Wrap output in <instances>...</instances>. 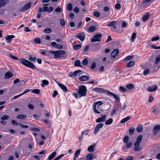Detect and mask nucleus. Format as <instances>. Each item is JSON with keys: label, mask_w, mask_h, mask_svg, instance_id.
Here are the masks:
<instances>
[{"label": "nucleus", "mask_w": 160, "mask_h": 160, "mask_svg": "<svg viewBox=\"0 0 160 160\" xmlns=\"http://www.w3.org/2000/svg\"><path fill=\"white\" fill-rule=\"evenodd\" d=\"M19 125L22 128H28V126L27 125H23L22 123L19 124Z\"/></svg>", "instance_id": "nucleus-59"}, {"label": "nucleus", "mask_w": 160, "mask_h": 160, "mask_svg": "<svg viewBox=\"0 0 160 160\" xmlns=\"http://www.w3.org/2000/svg\"><path fill=\"white\" fill-rule=\"evenodd\" d=\"M7 3V2L6 0L3 1L2 0H0V8L2 6L5 5Z\"/></svg>", "instance_id": "nucleus-34"}, {"label": "nucleus", "mask_w": 160, "mask_h": 160, "mask_svg": "<svg viewBox=\"0 0 160 160\" xmlns=\"http://www.w3.org/2000/svg\"><path fill=\"white\" fill-rule=\"evenodd\" d=\"M94 15L96 17H98L100 16L99 13L98 12H95L93 13Z\"/></svg>", "instance_id": "nucleus-61"}, {"label": "nucleus", "mask_w": 160, "mask_h": 160, "mask_svg": "<svg viewBox=\"0 0 160 160\" xmlns=\"http://www.w3.org/2000/svg\"><path fill=\"white\" fill-rule=\"evenodd\" d=\"M61 11V8L59 7H58L55 10V12L58 13H60Z\"/></svg>", "instance_id": "nucleus-57"}, {"label": "nucleus", "mask_w": 160, "mask_h": 160, "mask_svg": "<svg viewBox=\"0 0 160 160\" xmlns=\"http://www.w3.org/2000/svg\"><path fill=\"white\" fill-rule=\"evenodd\" d=\"M116 28V27L114 25L113 26V27L111 29V30L112 31H115V32H116L117 33H119L120 32H122L123 31V30H122V31L121 32H119L118 31V30H113V29H115Z\"/></svg>", "instance_id": "nucleus-54"}, {"label": "nucleus", "mask_w": 160, "mask_h": 160, "mask_svg": "<svg viewBox=\"0 0 160 160\" xmlns=\"http://www.w3.org/2000/svg\"><path fill=\"white\" fill-rule=\"evenodd\" d=\"M126 87L129 90H132L133 88V85L132 84H129L127 85Z\"/></svg>", "instance_id": "nucleus-36"}, {"label": "nucleus", "mask_w": 160, "mask_h": 160, "mask_svg": "<svg viewBox=\"0 0 160 160\" xmlns=\"http://www.w3.org/2000/svg\"><path fill=\"white\" fill-rule=\"evenodd\" d=\"M81 150L80 149L77 150L75 152L74 156L75 157H78L80 152Z\"/></svg>", "instance_id": "nucleus-42"}, {"label": "nucleus", "mask_w": 160, "mask_h": 160, "mask_svg": "<svg viewBox=\"0 0 160 160\" xmlns=\"http://www.w3.org/2000/svg\"><path fill=\"white\" fill-rule=\"evenodd\" d=\"M55 48L58 49H61L63 47L62 45H61L60 44H57Z\"/></svg>", "instance_id": "nucleus-64"}, {"label": "nucleus", "mask_w": 160, "mask_h": 160, "mask_svg": "<svg viewBox=\"0 0 160 160\" xmlns=\"http://www.w3.org/2000/svg\"><path fill=\"white\" fill-rule=\"evenodd\" d=\"M31 92L32 93L38 94L40 93V90L37 89H32L31 90Z\"/></svg>", "instance_id": "nucleus-39"}, {"label": "nucleus", "mask_w": 160, "mask_h": 160, "mask_svg": "<svg viewBox=\"0 0 160 160\" xmlns=\"http://www.w3.org/2000/svg\"><path fill=\"white\" fill-rule=\"evenodd\" d=\"M116 23V22L115 21H111L108 23L107 26L108 27H112L114 25H115Z\"/></svg>", "instance_id": "nucleus-29"}, {"label": "nucleus", "mask_w": 160, "mask_h": 160, "mask_svg": "<svg viewBox=\"0 0 160 160\" xmlns=\"http://www.w3.org/2000/svg\"><path fill=\"white\" fill-rule=\"evenodd\" d=\"M102 104V101H98L95 103L93 105V110L94 112L97 114H100V112L98 111L97 109V105L98 106L101 105Z\"/></svg>", "instance_id": "nucleus-4"}, {"label": "nucleus", "mask_w": 160, "mask_h": 160, "mask_svg": "<svg viewBox=\"0 0 160 160\" xmlns=\"http://www.w3.org/2000/svg\"><path fill=\"white\" fill-rule=\"evenodd\" d=\"M30 129L31 130L34 131H40V129L37 128L32 127L30 128Z\"/></svg>", "instance_id": "nucleus-60"}, {"label": "nucleus", "mask_w": 160, "mask_h": 160, "mask_svg": "<svg viewBox=\"0 0 160 160\" xmlns=\"http://www.w3.org/2000/svg\"><path fill=\"white\" fill-rule=\"evenodd\" d=\"M11 123L12 125L15 126H17L18 125H19V123H18L16 121L13 120L11 121Z\"/></svg>", "instance_id": "nucleus-55"}, {"label": "nucleus", "mask_w": 160, "mask_h": 160, "mask_svg": "<svg viewBox=\"0 0 160 160\" xmlns=\"http://www.w3.org/2000/svg\"><path fill=\"white\" fill-rule=\"evenodd\" d=\"M94 155L93 153H90L86 156V159L87 160H92L94 157Z\"/></svg>", "instance_id": "nucleus-20"}, {"label": "nucleus", "mask_w": 160, "mask_h": 160, "mask_svg": "<svg viewBox=\"0 0 160 160\" xmlns=\"http://www.w3.org/2000/svg\"><path fill=\"white\" fill-rule=\"evenodd\" d=\"M34 42L36 43L39 44L41 42V40L39 38H37L34 39Z\"/></svg>", "instance_id": "nucleus-47"}, {"label": "nucleus", "mask_w": 160, "mask_h": 160, "mask_svg": "<svg viewBox=\"0 0 160 160\" xmlns=\"http://www.w3.org/2000/svg\"><path fill=\"white\" fill-rule=\"evenodd\" d=\"M142 135H139L137 138V142L135 143L139 144L142 141Z\"/></svg>", "instance_id": "nucleus-31"}, {"label": "nucleus", "mask_w": 160, "mask_h": 160, "mask_svg": "<svg viewBox=\"0 0 160 160\" xmlns=\"http://www.w3.org/2000/svg\"><path fill=\"white\" fill-rule=\"evenodd\" d=\"M77 93L78 94L79 98L86 96L87 93V90L85 86L83 85L80 86Z\"/></svg>", "instance_id": "nucleus-2"}, {"label": "nucleus", "mask_w": 160, "mask_h": 160, "mask_svg": "<svg viewBox=\"0 0 160 160\" xmlns=\"http://www.w3.org/2000/svg\"><path fill=\"white\" fill-rule=\"evenodd\" d=\"M135 62L131 61L128 62L127 64V67L128 68H131L135 64Z\"/></svg>", "instance_id": "nucleus-24"}, {"label": "nucleus", "mask_w": 160, "mask_h": 160, "mask_svg": "<svg viewBox=\"0 0 160 160\" xmlns=\"http://www.w3.org/2000/svg\"><path fill=\"white\" fill-rule=\"evenodd\" d=\"M17 118L18 119H25L26 118V116L24 114H21L17 116Z\"/></svg>", "instance_id": "nucleus-26"}, {"label": "nucleus", "mask_w": 160, "mask_h": 160, "mask_svg": "<svg viewBox=\"0 0 160 160\" xmlns=\"http://www.w3.org/2000/svg\"><path fill=\"white\" fill-rule=\"evenodd\" d=\"M64 155L63 154H61L57 158H55L53 160H59L62 158Z\"/></svg>", "instance_id": "nucleus-56"}, {"label": "nucleus", "mask_w": 160, "mask_h": 160, "mask_svg": "<svg viewBox=\"0 0 160 160\" xmlns=\"http://www.w3.org/2000/svg\"><path fill=\"white\" fill-rule=\"evenodd\" d=\"M121 5L119 3L116 4L115 5V7L116 9L117 10L121 8Z\"/></svg>", "instance_id": "nucleus-62"}, {"label": "nucleus", "mask_w": 160, "mask_h": 160, "mask_svg": "<svg viewBox=\"0 0 160 160\" xmlns=\"http://www.w3.org/2000/svg\"><path fill=\"white\" fill-rule=\"evenodd\" d=\"M44 32L46 33H49L52 32V30L49 28H46L44 30Z\"/></svg>", "instance_id": "nucleus-35"}, {"label": "nucleus", "mask_w": 160, "mask_h": 160, "mask_svg": "<svg viewBox=\"0 0 160 160\" xmlns=\"http://www.w3.org/2000/svg\"><path fill=\"white\" fill-rule=\"evenodd\" d=\"M42 83L41 84V86L42 87H44V85H47L49 83L48 82L47 80H42Z\"/></svg>", "instance_id": "nucleus-30"}, {"label": "nucleus", "mask_w": 160, "mask_h": 160, "mask_svg": "<svg viewBox=\"0 0 160 160\" xmlns=\"http://www.w3.org/2000/svg\"><path fill=\"white\" fill-rule=\"evenodd\" d=\"M136 33H132L131 37V41L132 42H134V39L136 38Z\"/></svg>", "instance_id": "nucleus-41"}, {"label": "nucleus", "mask_w": 160, "mask_h": 160, "mask_svg": "<svg viewBox=\"0 0 160 160\" xmlns=\"http://www.w3.org/2000/svg\"><path fill=\"white\" fill-rule=\"evenodd\" d=\"M101 117H99L97 119L96 121L97 123L102 122H104L106 120V115H101Z\"/></svg>", "instance_id": "nucleus-10"}, {"label": "nucleus", "mask_w": 160, "mask_h": 160, "mask_svg": "<svg viewBox=\"0 0 160 160\" xmlns=\"http://www.w3.org/2000/svg\"><path fill=\"white\" fill-rule=\"evenodd\" d=\"M106 91L108 95L113 97L116 100L118 101V102H120V99L119 98V95L117 94H114L109 91L108 90H107Z\"/></svg>", "instance_id": "nucleus-6"}, {"label": "nucleus", "mask_w": 160, "mask_h": 160, "mask_svg": "<svg viewBox=\"0 0 160 160\" xmlns=\"http://www.w3.org/2000/svg\"><path fill=\"white\" fill-rule=\"evenodd\" d=\"M149 17V14L147 13L143 16L142 20L144 22L146 21L148 19Z\"/></svg>", "instance_id": "nucleus-28"}, {"label": "nucleus", "mask_w": 160, "mask_h": 160, "mask_svg": "<svg viewBox=\"0 0 160 160\" xmlns=\"http://www.w3.org/2000/svg\"><path fill=\"white\" fill-rule=\"evenodd\" d=\"M160 61V55H159V56H157V58H156V60H155V64H158L159 62Z\"/></svg>", "instance_id": "nucleus-50"}, {"label": "nucleus", "mask_w": 160, "mask_h": 160, "mask_svg": "<svg viewBox=\"0 0 160 160\" xmlns=\"http://www.w3.org/2000/svg\"><path fill=\"white\" fill-rule=\"evenodd\" d=\"M89 77L86 76H82L79 78V80L82 81H86L88 80Z\"/></svg>", "instance_id": "nucleus-22"}, {"label": "nucleus", "mask_w": 160, "mask_h": 160, "mask_svg": "<svg viewBox=\"0 0 160 160\" xmlns=\"http://www.w3.org/2000/svg\"><path fill=\"white\" fill-rule=\"evenodd\" d=\"M12 76V74L10 71H8L6 72L4 76L5 79H8Z\"/></svg>", "instance_id": "nucleus-13"}, {"label": "nucleus", "mask_w": 160, "mask_h": 160, "mask_svg": "<svg viewBox=\"0 0 160 160\" xmlns=\"http://www.w3.org/2000/svg\"><path fill=\"white\" fill-rule=\"evenodd\" d=\"M60 24L62 26H64L65 24V20L63 18H62L60 19Z\"/></svg>", "instance_id": "nucleus-44"}, {"label": "nucleus", "mask_w": 160, "mask_h": 160, "mask_svg": "<svg viewBox=\"0 0 160 160\" xmlns=\"http://www.w3.org/2000/svg\"><path fill=\"white\" fill-rule=\"evenodd\" d=\"M158 88L157 86L156 85L153 86L152 87H149L147 89L149 92H152L156 90Z\"/></svg>", "instance_id": "nucleus-18"}, {"label": "nucleus", "mask_w": 160, "mask_h": 160, "mask_svg": "<svg viewBox=\"0 0 160 160\" xmlns=\"http://www.w3.org/2000/svg\"><path fill=\"white\" fill-rule=\"evenodd\" d=\"M138 132H141L142 130V127L141 125H138L136 128Z\"/></svg>", "instance_id": "nucleus-46"}, {"label": "nucleus", "mask_w": 160, "mask_h": 160, "mask_svg": "<svg viewBox=\"0 0 160 160\" xmlns=\"http://www.w3.org/2000/svg\"><path fill=\"white\" fill-rule=\"evenodd\" d=\"M15 37L14 36L12 35H8L5 38L6 40L7 41V42L9 43L11 42L12 38Z\"/></svg>", "instance_id": "nucleus-14"}, {"label": "nucleus", "mask_w": 160, "mask_h": 160, "mask_svg": "<svg viewBox=\"0 0 160 160\" xmlns=\"http://www.w3.org/2000/svg\"><path fill=\"white\" fill-rule=\"evenodd\" d=\"M139 146V144L135 143L134 150L135 151H140L141 150V148Z\"/></svg>", "instance_id": "nucleus-16"}, {"label": "nucleus", "mask_w": 160, "mask_h": 160, "mask_svg": "<svg viewBox=\"0 0 160 160\" xmlns=\"http://www.w3.org/2000/svg\"><path fill=\"white\" fill-rule=\"evenodd\" d=\"M57 153L56 152H52L48 157L47 160H51L56 156Z\"/></svg>", "instance_id": "nucleus-21"}, {"label": "nucleus", "mask_w": 160, "mask_h": 160, "mask_svg": "<svg viewBox=\"0 0 160 160\" xmlns=\"http://www.w3.org/2000/svg\"><path fill=\"white\" fill-rule=\"evenodd\" d=\"M9 56L13 59L19 60L21 64L26 67H29L32 69L36 68L35 65L32 62L27 59L23 58L19 59L17 57L11 54H9Z\"/></svg>", "instance_id": "nucleus-1"}, {"label": "nucleus", "mask_w": 160, "mask_h": 160, "mask_svg": "<svg viewBox=\"0 0 160 160\" xmlns=\"http://www.w3.org/2000/svg\"><path fill=\"white\" fill-rule=\"evenodd\" d=\"M96 66V63L94 62H92L91 68L92 69H93L95 68Z\"/></svg>", "instance_id": "nucleus-58"}, {"label": "nucleus", "mask_w": 160, "mask_h": 160, "mask_svg": "<svg viewBox=\"0 0 160 160\" xmlns=\"http://www.w3.org/2000/svg\"><path fill=\"white\" fill-rule=\"evenodd\" d=\"M151 47L155 49H160V46L157 47L155 45H152Z\"/></svg>", "instance_id": "nucleus-63"}, {"label": "nucleus", "mask_w": 160, "mask_h": 160, "mask_svg": "<svg viewBox=\"0 0 160 160\" xmlns=\"http://www.w3.org/2000/svg\"><path fill=\"white\" fill-rule=\"evenodd\" d=\"M82 64L83 66H86L88 64V59L87 58L84 59L82 62Z\"/></svg>", "instance_id": "nucleus-32"}, {"label": "nucleus", "mask_w": 160, "mask_h": 160, "mask_svg": "<svg viewBox=\"0 0 160 160\" xmlns=\"http://www.w3.org/2000/svg\"><path fill=\"white\" fill-rule=\"evenodd\" d=\"M74 65L77 67H82L81 64V62L79 60H77L75 61Z\"/></svg>", "instance_id": "nucleus-25"}, {"label": "nucleus", "mask_w": 160, "mask_h": 160, "mask_svg": "<svg viewBox=\"0 0 160 160\" xmlns=\"http://www.w3.org/2000/svg\"><path fill=\"white\" fill-rule=\"evenodd\" d=\"M131 118V117L128 116L127 117L122 119L120 121L121 123H124L127 122Z\"/></svg>", "instance_id": "nucleus-27"}, {"label": "nucleus", "mask_w": 160, "mask_h": 160, "mask_svg": "<svg viewBox=\"0 0 160 160\" xmlns=\"http://www.w3.org/2000/svg\"><path fill=\"white\" fill-rule=\"evenodd\" d=\"M103 126V124L102 123H100L98 124L96 126L94 131V133L96 134L98 132L99 129L102 128Z\"/></svg>", "instance_id": "nucleus-8"}, {"label": "nucleus", "mask_w": 160, "mask_h": 160, "mask_svg": "<svg viewBox=\"0 0 160 160\" xmlns=\"http://www.w3.org/2000/svg\"><path fill=\"white\" fill-rule=\"evenodd\" d=\"M82 72V71L81 70H79L75 71L74 72V77H76L77 75V74Z\"/></svg>", "instance_id": "nucleus-51"}, {"label": "nucleus", "mask_w": 160, "mask_h": 160, "mask_svg": "<svg viewBox=\"0 0 160 160\" xmlns=\"http://www.w3.org/2000/svg\"><path fill=\"white\" fill-rule=\"evenodd\" d=\"M119 52V50L118 49H116L114 50L112 53L111 57L113 58H115L116 56L118 55Z\"/></svg>", "instance_id": "nucleus-11"}, {"label": "nucleus", "mask_w": 160, "mask_h": 160, "mask_svg": "<svg viewBox=\"0 0 160 160\" xmlns=\"http://www.w3.org/2000/svg\"><path fill=\"white\" fill-rule=\"evenodd\" d=\"M129 141V137L128 136H125L123 140V142L124 143H127Z\"/></svg>", "instance_id": "nucleus-43"}, {"label": "nucleus", "mask_w": 160, "mask_h": 160, "mask_svg": "<svg viewBox=\"0 0 160 160\" xmlns=\"http://www.w3.org/2000/svg\"><path fill=\"white\" fill-rule=\"evenodd\" d=\"M134 128H133L131 127L129 128V134L131 135H132L134 132Z\"/></svg>", "instance_id": "nucleus-38"}, {"label": "nucleus", "mask_w": 160, "mask_h": 160, "mask_svg": "<svg viewBox=\"0 0 160 160\" xmlns=\"http://www.w3.org/2000/svg\"><path fill=\"white\" fill-rule=\"evenodd\" d=\"M75 37L76 38H78L82 41H83L84 40L85 35L83 32H81L76 34Z\"/></svg>", "instance_id": "nucleus-7"}, {"label": "nucleus", "mask_w": 160, "mask_h": 160, "mask_svg": "<svg viewBox=\"0 0 160 160\" xmlns=\"http://www.w3.org/2000/svg\"><path fill=\"white\" fill-rule=\"evenodd\" d=\"M9 118V116L8 115H5L2 116L1 118L2 120H6Z\"/></svg>", "instance_id": "nucleus-49"}, {"label": "nucleus", "mask_w": 160, "mask_h": 160, "mask_svg": "<svg viewBox=\"0 0 160 160\" xmlns=\"http://www.w3.org/2000/svg\"><path fill=\"white\" fill-rule=\"evenodd\" d=\"M112 122V118H110L106 121L105 124L106 125H109L111 124Z\"/></svg>", "instance_id": "nucleus-33"}, {"label": "nucleus", "mask_w": 160, "mask_h": 160, "mask_svg": "<svg viewBox=\"0 0 160 160\" xmlns=\"http://www.w3.org/2000/svg\"><path fill=\"white\" fill-rule=\"evenodd\" d=\"M102 35L100 34H96L91 39V41L92 42H99L101 40L100 38L102 37Z\"/></svg>", "instance_id": "nucleus-5"}, {"label": "nucleus", "mask_w": 160, "mask_h": 160, "mask_svg": "<svg viewBox=\"0 0 160 160\" xmlns=\"http://www.w3.org/2000/svg\"><path fill=\"white\" fill-rule=\"evenodd\" d=\"M66 53L65 51L61 50H58L57 51L56 54H55V58H65L66 57L64 56L63 54Z\"/></svg>", "instance_id": "nucleus-3"}, {"label": "nucleus", "mask_w": 160, "mask_h": 160, "mask_svg": "<svg viewBox=\"0 0 160 160\" xmlns=\"http://www.w3.org/2000/svg\"><path fill=\"white\" fill-rule=\"evenodd\" d=\"M119 90L122 92H125L127 91V90L125 88L121 86L119 87Z\"/></svg>", "instance_id": "nucleus-40"}, {"label": "nucleus", "mask_w": 160, "mask_h": 160, "mask_svg": "<svg viewBox=\"0 0 160 160\" xmlns=\"http://www.w3.org/2000/svg\"><path fill=\"white\" fill-rule=\"evenodd\" d=\"M159 37L158 36L156 37H152L151 39V41H156L159 40Z\"/></svg>", "instance_id": "nucleus-53"}, {"label": "nucleus", "mask_w": 160, "mask_h": 160, "mask_svg": "<svg viewBox=\"0 0 160 160\" xmlns=\"http://www.w3.org/2000/svg\"><path fill=\"white\" fill-rule=\"evenodd\" d=\"M133 56L132 55L126 57L124 59L125 60L127 61L129 60L132 58Z\"/></svg>", "instance_id": "nucleus-52"}, {"label": "nucleus", "mask_w": 160, "mask_h": 160, "mask_svg": "<svg viewBox=\"0 0 160 160\" xmlns=\"http://www.w3.org/2000/svg\"><path fill=\"white\" fill-rule=\"evenodd\" d=\"M31 5V3H28L26 4L23 8H22L19 11L22 12H25L30 8Z\"/></svg>", "instance_id": "nucleus-9"}, {"label": "nucleus", "mask_w": 160, "mask_h": 160, "mask_svg": "<svg viewBox=\"0 0 160 160\" xmlns=\"http://www.w3.org/2000/svg\"><path fill=\"white\" fill-rule=\"evenodd\" d=\"M96 29V27L94 26H92L89 27L88 29V32H91L95 31Z\"/></svg>", "instance_id": "nucleus-23"}, {"label": "nucleus", "mask_w": 160, "mask_h": 160, "mask_svg": "<svg viewBox=\"0 0 160 160\" xmlns=\"http://www.w3.org/2000/svg\"><path fill=\"white\" fill-rule=\"evenodd\" d=\"M28 59L32 62L34 61L35 62L36 58V57H32L31 56L28 58Z\"/></svg>", "instance_id": "nucleus-48"}, {"label": "nucleus", "mask_w": 160, "mask_h": 160, "mask_svg": "<svg viewBox=\"0 0 160 160\" xmlns=\"http://www.w3.org/2000/svg\"><path fill=\"white\" fill-rule=\"evenodd\" d=\"M81 46L80 44H76L73 46V48L75 50H78L81 48Z\"/></svg>", "instance_id": "nucleus-37"}, {"label": "nucleus", "mask_w": 160, "mask_h": 160, "mask_svg": "<svg viewBox=\"0 0 160 160\" xmlns=\"http://www.w3.org/2000/svg\"><path fill=\"white\" fill-rule=\"evenodd\" d=\"M96 143L93 144V145L89 146L88 148V151L91 152H93L94 148L96 147Z\"/></svg>", "instance_id": "nucleus-15"}, {"label": "nucleus", "mask_w": 160, "mask_h": 160, "mask_svg": "<svg viewBox=\"0 0 160 160\" xmlns=\"http://www.w3.org/2000/svg\"><path fill=\"white\" fill-rule=\"evenodd\" d=\"M92 90L99 93H103L105 91V90L103 89L97 87L93 88Z\"/></svg>", "instance_id": "nucleus-12"}, {"label": "nucleus", "mask_w": 160, "mask_h": 160, "mask_svg": "<svg viewBox=\"0 0 160 160\" xmlns=\"http://www.w3.org/2000/svg\"><path fill=\"white\" fill-rule=\"evenodd\" d=\"M58 86L64 92H65L68 91V90L65 86L59 83H58Z\"/></svg>", "instance_id": "nucleus-17"}, {"label": "nucleus", "mask_w": 160, "mask_h": 160, "mask_svg": "<svg viewBox=\"0 0 160 160\" xmlns=\"http://www.w3.org/2000/svg\"><path fill=\"white\" fill-rule=\"evenodd\" d=\"M67 9L69 11H71L72 8V5L71 3H69L67 7Z\"/></svg>", "instance_id": "nucleus-45"}, {"label": "nucleus", "mask_w": 160, "mask_h": 160, "mask_svg": "<svg viewBox=\"0 0 160 160\" xmlns=\"http://www.w3.org/2000/svg\"><path fill=\"white\" fill-rule=\"evenodd\" d=\"M160 129V127L159 125H158L155 126L153 130V132L154 134L156 135L157 132L159 131Z\"/></svg>", "instance_id": "nucleus-19"}]
</instances>
